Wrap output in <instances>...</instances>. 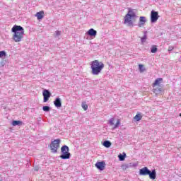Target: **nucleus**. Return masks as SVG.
<instances>
[{
    "mask_svg": "<svg viewBox=\"0 0 181 181\" xmlns=\"http://www.w3.org/2000/svg\"><path fill=\"white\" fill-rule=\"evenodd\" d=\"M156 93H160L162 91V88H158L155 89Z\"/></svg>",
    "mask_w": 181,
    "mask_h": 181,
    "instance_id": "cd10ccee",
    "label": "nucleus"
},
{
    "mask_svg": "<svg viewBox=\"0 0 181 181\" xmlns=\"http://www.w3.org/2000/svg\"><path fill=\"white\" fill-rule=\"evenodd\" d=\"M4 57H6V52L0 51V59H4Z\"/></svg>",
    "mask_w": 181,
    "mask_h": 181,
    "instance_id": "412c9836",
    "label": "nucleus"
},
{
    "mask_svg": "<svg viewBox=\"0 0 181 181\" xmlns=\"http://www.w3.org/2000/svg\"><path fill=\"white\" fill-rule=\"evenodd\" d=\"M54 105H55L57 108H60V107H62V99H60V98H57L54 101Z\"/></svg>",
    "mask_w": 181,
    "mask_h": 181,
    "instance_id": "ddd939ff",
    "label": "nucleus"
},
{
    "mask_svg": "<svg viewBox=\"0 0 181 181\" xmlns=\"http://www.w3.org/2000/svg\"><path fill=\"white\" fill-rule=\"evenodd\" d=\"M22 124H23V122H22V121L20 120H13L12 122V125L13 127H21V125H22Z\"/></svg>",
    "mask_w": 181,
    "mask_h": 181,
    "instance_id": "4468645a",
    "label": "nucleus"
},
{
    "mask_svg": "<svg viewBox=\"0 0 181 181\" xmlns=\"http://www.w3.org/2000/svg\"><path fill=\"white\" fill-rule=\"evenodd\" d=\"M161 81H163V79L162 78H158L156 79L153 86H158V84H160Z\"/></svg>",
    "mask_w": 181,
    "mask_h": 181,
    "instance_id": "6ab92c4d",
    "label": "nucleus"
},
{
    "mask_svg": "<svg viewBox=\"0 0 181 181\" xmlns=\"http://www.w3.org/2000/svg\"><path fill=\"white\" fill-rule=\"evenodd\" d=\"M91 74L93 76H98L101 74L104 69V63L98 60H94L90 62Z\"/></svg>",
    "mask_w": 181,
    "mask_h": 181,
    "instance_id": "f03ea898",
    "label": "nucleus"
},
{
    "mask_svg": "<svg viewBox=\"0 0 181 181\" xmlns=\"http://www.w3.org/2000/svg\"><path fill=\"white\" fill-rule=\"evenodd\" d=\"M119 160L122 162L123 160H125V158H127V153H123V154H120L118 156Z\"/></svg>",
    "mask_w": 181,
    "mask_h": 181,
    "instance_id": "dca6fc26",
    "label": "nucleus"
},
{
    "mask_svg": "<svg viewBox=\"0 0 181 181\" xmlns=\"http://www.w3.org/2000/svg\"><path fill=\"white\" fill-rule=\"evenodd\" d=\"M35 170H39V168H35Z\"/></svg>",
    "mask_w": 181,
    "mask_h": 181,
    "instance_id": "7c9ffc66",
    "label": "nucleus"
},
{
    "mask_svg": "<svg viewBox=\"0 0 181 181\" xmlns=\"http://www.w3.org/2000/svg\"><path fill=\"white\" fill-rule=\"evenodd\" d=\"M139 70H140V71H145V68L144 67V65H142V64H139Z\"/></svg>",
    "mask_w": 181,
    "mask_h": 181,
    "instance_id": "bb28decb",
    "label": "nucleus"
},
{
    "mask_svg": "<svg viewBox=\"0 0 181 181\" xmlns=\"http://www.w3.org/2000/svg\"><path fill=\"white\" fill-rule=\"evenodd\" d=\"M137 16L135 11L132 8H129L127 14L124 16V23H127L128 26H134L132 21H135Z\"/></svg>",
    "mask_w": 181,
    "mask_h": 181,
    "instance_id": "7ed1b4c3",
    "label": "nucleus"
},
{
    "mask_svg": "<svg viewBox=\"0 0 181 181\" xmlns=\"http://www.w3.org/2000/svg\"><path fill=\"white\" fill-rule=\"evenodd\" d=\"M173 50V46H169L168 47V52H172Z\"/></svg>",
    "mask_w": 181,
    "mask_h": 181,
    "instance_id": "c756f323",
    "label": "nucleus"
},
{
    "mask_svg": "<svg viewBox=\"0 0 181 181\" xmlns=\"http://www.w3.org/2000/svg\"><path fill=\"white\" fill-rule=\"evenodd\" d=\"M69 151L70 148H69V146H67L66 145L62 146L61 148V152L62 154L59 156L61 159H70L71 154L70 153V152H69Z\"/></svg>",
    "mask_w": 181,
    "mask_h": 181,
    "instance_id": "20e7f679",
    "label": "nucleus"
},
{
    "mask_svg": "<svg viewBox=\"0 0 181 181\" xmlns=\"http://www.w3.org/2000/svg\"><path fill=\"white\" fill-rule=\"evenodd\" d=\"M146 23V17L145 16H141L139 18V23L138 24L139 28H142L144 25Z\"/></svg>",
    "mask_w": 181,
    "mask_h": 181,
    "instance_id": "9b49d317",
    "label": "nucleus"
},
{
    "mask_svg": "<svg viewBox=\"0 0 181 181\" xmlns=\"http://www.w3.org/2000/svg\"><path fill=\"white\" fill-rule=\"evenodd\" d=\"M0 181H2V180H0Z\"/></svg>",
    "mask_w": 181,
    "mask_h": 181,
    "instance_id": "72a5a7b5",
    "label": "nucleus"
},
{
    "mask_svg": "<svg viewBox=\"0 0 181 181\" xmlns=\"http://www.w3.org/2000/svg\"><path fill=\"white\" fill-rule=\"evenodd\" d=\"M81 107L84 110V111H87V110L88 109V105H87V104L84 103H82Z\"/></svg>",
    "mask_w": 181,
    "mask_h": 181,
    "instance_id": "5701e85b",
    "label": "nucleus"
},
{
    "mask_svg": "<svg viewBox=\"0 0 181 181\" xmlns=\"http://www.w3.org/2000/svg\"><path fill=\"white\" fill-rule=\"evenodd\" d=\"M134 119L136 121H141V119H142V117L141 116V115H136L134 117Z\"/></svg>",
    "mask_w": 181,
    "mask_h": 181,
    "instance_id": "393cba45",
    "label": "nucleus"
},
{
    "mask_svg": "<svg viewBox=\"0 0 181 181\" xmlns=\"http://www.w3.org/2000/svg\"><path fill=\"white\" fill-rule=\"evenodd\" d=\"M119 125H121V120L119 119H117V123L115 124L114 126V129L118 128V127H119Z\"/></svg>",
    "mask_w": 181,
    "mask_h": 181,
    "instance_id": "4be33fe9",
    "label": "nucleus"
},
{
    "mask_svg": "<svg viewBox=\"0 0 181 181\" xmlns=\"http://www.w3.org/2000/svg\"><path fill=\"white\" fill-rule=\"evenodd\" d=\"M133 166H136V164H133Z\"/></svg>",
    "mask_w": 181,
    "mask_h": 181,
    "instance_id": "2f4dec72",
    "label": "nucleus"
},
{
    "mask_svg": "<svg viewBox=\"0 0 181 181\" xmlns=\"http://www.w3.org/2000/svg\"><path fill=\"white\" fill-rule=\"evenodd\" d=\"M11 32L14 33L13 35V40H14V42L16 43L22 42V39H23V35H25V29H23V27L15 25L11 28Z\"/></svg>",
    "mask_w": 181,
    "mask_h": 181,
    "instance_id": "f257e3e1",
    "label": "nucleus"
},
{
    "mask_svg": "<svg viewBox=\"0 0 181 181\" xmlns=\"http://www.w3.org/2000/svg\"><path fill=\"white\" fill-rule=\"evenodd\" d=\"M131 165H132V163H130V166H131Z\"/></svg>",
    "mask_w": 181,
    "mask_h": 181,
    "instance_id": "473e14b6",
    "label": "nucleus"
},
{
    "mask_svg": "<svg viewBox=\"0 0 181 181\" xmlns=\"http://www.w3.org/2000/svg\"><path fill=\"white\" fill-rule=\"evenodd\" d=\"M148 175L149 176L150 179H152V180H155L156 179V170H152L148 172Z\"/></svg>",
    "mask_w": 181,
    "mask_h": 181,
    "instance_id": "f8f14e48",
    "label": "nucleus"
},
{
    "mask_svg": "<svg viewBox=\"0 0 181 181\" xmlns=\"http://www.w3.org/2000/svg\"><path fill=\"white\" fill-rule=\"evenodd\" d=\"M114 120H115L114 117L110 118L109 119L108 124L111 126L114 125Z\"/></svg>",
    "mask_w": 181,
    "mask_h": 181,
    "instance_id": "a878e982",
    "label": "nucleus"
},
{
    "mask_svg": "<svg viewBox=\"0 0 181 181\" xmlns=\"http://www.w3.org/2000/svg\"><path fill=\"white\" fill-rule=\"evenodd\" d=\"M150 170H151L148 169V167H144L139 170V175L140 176H148Z\"/></svg>",
    "mask_w": 181,
    "mask_h": 181,
    "instance_id": "1a4fd4ad",
    "label": "nucleus"
},
{
    "mask_svg": "<svg viewBox=\"0 0 181 181\" xmlns=\"http://www.w3.org/2000/svg\"><path fill=\"white\" fill-rule=\"evenodd\" d=\"M35 16L38 20L43 19V12H37Z\"/></svg>",
    "mask_w": 181,
    "mask_h": 181,
    "instance_id": "a211bd4d",
    "label": "nucleus"
},
{
    "mask_svg": "<svg viewBox=\"0 0 181 181\" xmlns=\"http://www.w3.org/2000/svg\"><path fill=\"white\" fill-rule=\"evenodd\" d=\"M55 33H56V36H60V35H62V31L57 30Z\"/></svg>",
    "mask_w": 181,
    "mask_h": 181,
    "instance_id": "c85d7f7f",
    "label": "nucleus"
},
{
    "mask_svg": "<svg viewBox=\"0 0 181 181\" xmlns=\"http://www.w3.org/2000/svg\"><path fill=\"white\" fill-rule=\"evenodd\" d=\"M146 33H148V31L144 32V36L141 37V43H145V42H146V39H148V35H146Z\"/></svg>",
    "mask_w": 181,
    "mask_h": 181,
    "instance_id": "2eb2a0df",
    "label": "nucleus"
},
{
    "mask_svg": "<svg viewBox=\"0 0 181 181\" xmlns=\"http://www.w3.org/2000/svg\"><path fill=\"white\" fill-rule=\"evenodd\" d=\"M111 145V141H110L106 140L103 142V146H105V148H110Z\"/></svg>",
    "mask_w": 181,
    "mask_h": 181,
    "instance_id": "f3484780",
    "label": "nucleus"
},
{
    "mask_svg": "<svg viewBox=\"0 0 181 181\" xmlns=\"http://www.w3.org/2000/svg\"><path fill=\"white\" fill-rule=\"evenodd\" d=\"M60 142L61 141L59 139H57L51 141L49 148L51 149L52 153H57V149L60 148Z\"/></svg>",
    "mask_w": 181,
    "mask_h": 181,
    "instance_id": "39448f33",
    "label": "nucleus"
},
{
    "mask_svg": "<svg viewBox=\"0 0 181 181\" xmlns=\"http://www.w3.org/2000/svg\"><path fill=\"white\" fill-rule=\"evenodd\" d=\"M87 35L90 36V37H95L97 36V30L93 28H90L87 32Z\"/></svg>",
    "mask_w": 181,
    "mask_h": 181,
    "instance_id": "9d476101",
    "label": "nucleus"
},
{
    "mask_svg": "<svg viewBox=\"0 0 181 181\" xmlns=\"http://www.w3.org/2000/svg\"><path fill=\"white\" fill-rule=\"evenodd\" d=\"M42 110H43V111H45V112H49V111H50V107L43 106Z\"/></svg>",
    "mask_w": 181,
    "mask_h": 181,
    "instance_id": "b1692460",
    "label": "nucleus"
},
{
    "mask_svg": "<svg viewBox=\"0 0 181 181\" xmlns=\"http://www.w3.org/2000/svg\"><path fill=\"white\" fill-rule=\"evenodd\" d=\"M105 162L104 161H98L95 164V166L98 169V170H104L105 169Z\"/></svg>",
    "mask_w": 181,
    "mask_h": 181,
    "instance_id": "6e6552de",
    "label": "nucleus"
},
{
    "mask_svg": "<svg viewBox=\"0 0 181 181\" xmlns=\"http://www.w3.org/2000/svg\"><path fill=\"white\" fill-rule=\"evenodd\" d=\"M158 19H159V13L158 11H155V10H152L151 12V23H156V22H158Z\"/></svg>",
    "mask_w": 181,
    "mask_h": 181,
    "instance_id": "423d86ee",
    "label": "nucleus"
},
{
    "mask_svg": "<svg viewBox=\"0 0 181 181\" xmlns=\"http://www.w3.org/2000/svg\"><path fill=\"white\" fill-rule=\"evenodd\" d=\"M151 53H156L158 52V47H156V45H153L151 49Z\"/></svg>",
    "mask_w": 181,
    "mask_h": 181,
    "instance_id": "aec40b11",
    "label": "nucleus"
},
{
    "mask_svg": "<svg viewBox=\"0 0 181 181\" xmlns=\"http://www.w3.org/2000/svg\"><path fill=\"white\" fill-rule=\"evenodd\" d=\"M42 95H43V103H47L49 101V98L52 97V93L49 90L45 89L42 92Z\"/></svg>",
    "mask_w": 181,
    "mask_h": 181,
    "instance_id": "0eeeda50",
    "label": "nucleus"
}]
</instances>
